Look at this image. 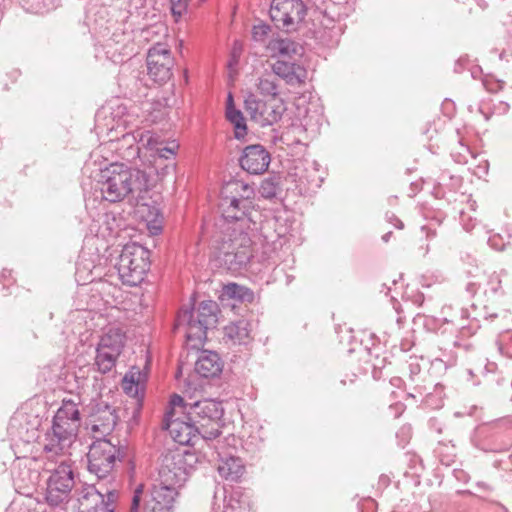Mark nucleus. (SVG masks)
<instances>
[{"mask_svg": "<svg viewBox=\"0 0 512 512\" xmlns=\"http://www.w3.org/2000/svg\"><path fill=\"white\" fill-rule=\"evenodd\" d=\"M80 402L79 395L62 400V404L53 418L51 431L46 433L44 451L57 455L72 445L81 424L78 408Z\"/></svg>", "mask_w": 512, "mask_h": 512, "instance_id": "4", "label": "nucleus"}, {"mask_svg": "<svg viewBox=\"0 0 512 512\" xmlns=\"http://www.w3.org/2000/svg\"><path fill=\"white\" fill-rule=\"evenodd\" d=\"M169 405H170V410L168 412H172L173 417L176 414L177 408H179L181 410H185V412H186L189 407V405L184 403V399L178 394H173L170 397Z\"/></svg>", "mask_w": 512, "mask_h": 512, "instance_id": "45", "label": "nucleus"}, {"mask_svg": "<svg viewBox=\"0 0 512 512\" xmlns=\"http://www.w3.org/2000/svg\"><path fill=\"white\" fill-rule=\"evenodd\" d=\"M303 169L296 167L294 173L295 182L299 187L315 186L319 187L323 181L322 176L318 175V164L315 161H305L302 164Z\"/></svg>", "mask_w": 512, "mask_h": 512, "instance_id": "23", "label": "nucleus"}, {"mask_svg": "<svg viewBox=\"0 0 512 512\" xmlns=\"http://www.w3.org/2000/svg\"><path fill=\"white\" fill-rule=\"evenodd\" d=\"M498 349L501 354L512 358V333L507 332L500 337Z\"/></svg>", "mask_w": 512, "mask_h": 512, "instance_id": "41", "label": "nucleus"}, {"mask_svg": "<svg viewBox=\"0 0 512 512\" xmlns=\"http://www.w3.org/2000/svg\"><path fill=\"white\" fill-rule=\"evenodd\" d=\"M466 290L469 294L474 295L476 293L477 287L475 283H468L466 286Z\"/></svg>", "mask_w": 512, "mask_h": 512, "instance_id": "60", "label": "nucleus"}, {"mask_svg": "<svg viewBox=\"0 0 512 512\" xmlns=\"http://www.w3.org/2000/svg\"><path fill=\"white\" fill-rule=\"evenodd\" d=\"M400 433H403L405 436L409 437L410 427H402Z\"/></svg>", "mask_w": 512, "mask_h": 512, "instance_id": "64", "label": "nucleus"}, {"mask_svg": "<svg viewBox=\"0 0 512 512\" xmlns=\"http://www.w3.org/2000/svg\"><path fill=\"white\" fill-rule=\"evenodd\" d=\"M306 12L307 9L302 0H272L269 10L275 26L286 32L297 30Z\"/></svg>", "mask_w": 512, "mask_h": 512, "instance_id": "11", "label": "nucleus"}, {"mask_svg": "<svg viewBox=\"0 0 512 512\" xmlns=\"http://www.w3.org/2000/svg\"><path fill=\"white\" fill-rule=\"evenodd\" d=\"M447 363L444 362L443 360L441 359H435L433 362H432V366H431V370H432V373L436 372V371H440L442 369L446 370L447 369Z\"/></svg>", "mask_w": 512, "mask_h": 512, "instance_id": "55", "label": "nucleus"}, {"mask_svg": "<svg viewBox=\"0 0 512 512\" xmlns=\"http://www.w3.org/2000/svg\"><path fill=\"white\" fill-rule=\"evenodd\" d=\"M147 145H151V132L135 130L122 136L118 149L125 160L133 161L140 157L142 150H146Z\"/></svg>", "mask_w": 512, "mask_h": 512, "instance_id": "18", "label": "nucleus"}, {"mask_svg": "<svg viewBox=\"0 0 512 512\" xmlns=\"http://www.w3.org/2000/svg\"><path fill=\"white\" fill-rule=\"evenodd\" d=\"M485 294H488L492 298H498L504 295L499 275L493 274L489 277L487 287L485 288Z\"/></svg>", "mask_w": 512, "mask_h": 512, "instance_id": "38", "label": "nucleus"}, {"mask_svg": "<svg viewBox=\"0 0 512 512\" xmlns=\"http://www.w3.org/2000/svg\"><path fill=\"white\" fill-rule=\"evenodd\" d=\"M196 461L195 454L189 451L175 450L163 454L159 467V483L154 484L153 487L173 490L176 498L178 488L186 482Z\"/></svg>", "mask_w": 512, "mask_h": 512, "instance_id": "5", "label": "nucleus"}, {"mask_svg": "<svg viewBox=\"0 0 512 512\" xmlns=\"http://www.w3.org/2000/svg\"><path fill=\"white\" fill-rule=\"evenodd\" d=\"M253 256L252 240L243 227H220L212 241V261L218 268L238 272Z\"/></svg>", "mask_w": 512, "mask_h": 512, "instance_id": "2", "label": "nucleus"}, {"mask_svg": "<svg viewBox=\"0 0 512 512\" xmlns=\"http://www.w3.org/2000/svg\"><path fill=\"white\" fill-rule=\"evenodd\" d=\"M117 485L98 487L93 485L83 489L78 498V508L76 512H114L113 504L117 499Z\"/></svg>", "mask_w": 512, "mask_h": 512, "instance_id": "13", "label": "nucleus"}, {"mask_svg": "<svg viewBox=\"0 0 512 512\" xmlns=\"http://www.w3.org/2000/svg\"><path fill=\"white\" fill-rule=\"evenodd\" d=\"M172 15L177 19L187 11L188 0H169Z\"/></svg>", "mask_w": 512, "mask_h": 512, "instance_id": "42", "label": "nucleus"}, {"mask_svg": "<svg viewBox=\"0 0 512 512\" xmlns=\"http://www.w3.org/2000/svg\"><path fill=\"white\" fill-rule=\"evenodd\" d=\"M266 261L268 263V265H277V256L276 255H269L267 258H266Z\"/></svg>", "mask_w": 512, "mask_h": 512, "instance_id": "61", "label": "nucleus"}, {"mask_svg": "<svg viewBox=\"0 0 512 512\" xmlns=\"http://www.w3.org/2000/svg\"><path fill=\"white\" fill-rule=\"evenodd\" d=\"M267 48L273 57L292 58L303 53V47L299 43L287 38L272 39Z\"/></svg>", "mask_w": 512, "mask_h": 512, "instance_id": "25", "label": "nucleus"}, {"mask_svg": "<svg viewBox=\"0 0 512 512\" xmlns=\"http://www.w3.org/2000/svg\"><path fill=\"white\" fill-rule=\"evenodd\" d=\"M103 56L113 63H122L134 54V44L130 33L115 31L103 45L96 49V57Z\"/></svg>", "mask_w": 512, "mask_h": 512, "instance_id": "15", "label": "nucleus"}, {"mask_svg": "<svg viewBox=\"0 0 512 512\" xmlns=\"http://www.w3.org/2000/svg\"><path fill=\"white\" fill-rule=\"evenodd\" d=\"M257 88L263 96L276 98L279 94L278 84L272 75H264L259 78Z\"/></svg>", "mask_w": 512, "mask_h": 512, "instance_id": "35", "label": "nucleus"}, {"mask_svg": "<svg viewBox=\"0 0 512 512\" xmlns=\"http://www.w3.org/2000/svg\"><path fill=\"white\" fill-rule=\"evenodd\" d=\"M223 296L231 299H236L241 302H252L254 299L253 292L242 285L236 283H229L223 287Z\"/></svg>", "mask_w": 512, "mask_h": 512, "instance_id": "31", "label": "nucleus"}, {"mask_svg": "<svg viewBox=\"0 0 512 512\" xmlns=\"http://www.w3.org/2000/svg\"><path fill=\"white\" fill-rule=\"evenodd\" d=\"M140 378H141V373L140 372H137V373H134V372H129L128 374H126L124 376V379H123V389L127 392V393H132V390H133V387L135 388V393H137V390H138V385H139V382H140Z\"/></svg>", "mask_w": 512, "mask_h": 512, "instance_id": "40", "label": "nucleus"}, {"mask_svg": "<svg viewBox=\"0 0 512 512\" xmlns=\"http://www.w3.org/2000/svg\"><path fill=\"white\" fill-rule=\"evenodd\" d=\"M226 117L234 125L235 138H244L247 134V126L242 112L235 107H229L226 110Z\"/></svg>", "mask_w": 512, "mask_h": 512, "instance_id": "34", "label": "nucleus"}, {"mask_svg": "<svg viewBox=\"0 0 512 512\" xmlns=\"http://www.w3.org/2000/svg\"><path fill=\"white\" fill-rule=\"evenodd\" d=\"M74 472L71 465L61 461L52 471L47 480L46 501L52 506L67 502L74 487Z\"/></svg>", "mask_w": 512, "mask_h": 512, "instance_id": "12", "label": "nucleus"}, {"mask_svg": "<svg viewBox=\"0 0 512 512\" xmlns=\"http://www.w3.org/2000/svg\"><path fill=\"white\" fill-rule=\"evenodd\" d=\"M142 492H143L142 486H138L135 489L132 500H131L129 512H139Z\"/></svg>", "mask_w": 512, "mask_h": 512, "instance_id": "48", "label": "nucleus"}, {"mask_svg": "<svg viewBox=\"0 0 512 512\" xmlns=\"http://www.w3.org/2000/svg\"><path fill=\"white\" fill-rule=\"evenodd\" d=\"M283 114L282 106H274L265 102V107L260 110L257 123L260 126H269L277 123Z\"/></svg>", "mask_w": 512, "mask_h": 512, "instance_id": "33", "label": "nucleus"}, {"mask_svg": "<svg viewBox=\"0 0 512 512\" xmlns=\"http://www.w3.org/2000/svg\"><path fill=\"white\" fill-rule=\"evenodd\" d=\"M270 162V153L260 144L246 146L239 158L240 167L252 175H260L266 172Z\"/></svg>", "mask_w": 512, "mask_h": 512, "instance_id": "17", "label": "nucleus"}, {"mask_svg": "<svg viewBox=\"0 0 512 512\" xmlns=\"http://www.w3.org/2000/svg\"><path fill=\"white\" fill-rule=\"evenodd\" d=\"M445 386L441 383L434 385V390L425 397V404L432 409H439L444 406L445 402Z\"/></svg>", "mask_w": 512, "mask_h": 512, "instance_id": "36", "label": "nucleus"}, {"mask_svg": "<svg viewBox=\"0 0 512 512\" xmlns=\"http://www.w3.org/2000/svg\"><path fill=\"white\" fill-rule=\"evenodd\" d=\"M471 64H472V60L470 59V57L468 55L461 56L455 62L454 71L457 73H460L466 69L468 70L469 67L471 66Z\"/></svg>", "mask_w": 512, "mask_h": 512, "instance_id": "47", "label": "nucleus"}, {"mask_svg": "<svg viewBox=\"0 0 512 512\" xmlns=\"http://www.w3.org/2000/svg\"><path fill=\"white\" fill-rule=\"evenodd\" d=\"M217 310L218 306L212 300L202 301L196 310L183 308L177 316L176 328H185L188 341L202 342L207 337V330L217 323Z\"/></svg>", "mask_w": 512, "mask_h": 512, "instance_id": "6", "label": "nucleus"}, {"mask_svg": "<svg viewBox=\"0 0 512 512\" xmlns=\"http://www.w3.org/2000/svg\"><path fill=\"white\" fill-rule=\"evenodd\" d=\"M429 426L436 432L438 436L442 434L443 429L445 428V424H442L436 417H433L429 420Z\"/></svg>", "mask_w": 512, "mask_h": 512, "instance_id": "53", "label": "nucleus"}, {"mask_svg": "<svg viewBox=\"0 0 512 512\" xmlns=\"http://www.w3.org/2000/svg\"><path fill=\"white\" fill-rule=\"evenodd\" d=\"M437 442H438V446L435 448L434 452L438 456L441 464L448 466V462L446 461V454L444 453V449L446 447V442L444 439H437Z\"/></svg>", "mask_w": 512, "mask_h": 512, "instance_id": "50", "label": "nucleus"}, {"mask_svg": "<svg viewBox=\"0 0 512 512\" xmlns=\"http://www.w3.org/2000/svg\"><path fill=\"white\" fill-rule=\"evenodd\" d=\"M420 372H421V367L417 361V358H411V361L409 363L410 379L414 380V377L417 376Z\"/></svg>", "mask_w": 512, "mask_h": 512, "instance_id": "52", "label": "nucleus"}, {"mask_svg": "<svg viewBox=\"0 0 512 512\" xmlns=\"http://www.w3.org/2000/svg\"><path fill=\"white\" fill-rule=\"evenodd\" d=\"M164 428L169 432L172 439L180 445H195L198 439L199 429L187 418H173L172 412H166L163 420Z\"/></svg>", "mask_w": 512, "mask_h": 512, "instance_id": "16", "label": "nucleus"}, {"mask_svg": "<svg viewBox=\"0 0 512 512\" xmlns=\"http://www.w3.org/2000/svg\"><path fill=\"white\" fill-rule=\"evenodd\" d=\"M453 476L460 482L465 483L469 480V475L463 470L454 469Z\"/></svg>", "mask_w": 512, "mask_h": 512, "instance_id": "56", "label": "nucleus"}, {"mask_svg": "<svg viewBox=\"0 0 512 512\" xmlns=\"http://www.w3.org/2000/svg\"><path fill=\"white\" fill-rule=\"evenodd\" d=\"M125 85L127 86V88L129 89V94L130 96H137L140 94V85H141V80L138 78V75L136 74H132L127 80H126V83Z\"/></svg>", "mask_w": 512, "mask_h": 512, "instance_id": "44", "label": "nucleus"}, {"mask_svg": "<svg viewBox=\"0 0 512 512\" xmlns=\"http://www.w3.org/2000/svg\"><path fill=\"white\" fill-rule=\"evenodd\" d=\"M150 267V251L138 243L126 244L115 265L123 284L137 286L145 278Z\"/></svg>", "mask_w": 512, "mask_h": 512, "instance_id": "8", "label": "nucleus"}, {"mask_svg": "<svg viewBox=\"0 0 512 512\" xmlns=\"http://www.w3.org/2000/svg\"><path fill=\"white\" fill-rule=\"evenodd\" d=\"M88 470L94 474L99 483L107 481L111 486L114 484L113 471L117 462L126 463L130 470H134V462L130 449L121 445L117 437L109 439H93L87 453Z\"/></svg>", "mask_w": 512, "mask_h": 512, "instance_id": "3", "label": "nucleus"}, {"mask_svg": "<svg viewBox=\"0 0 512 512\" xmlns=\"http://www.w3.org/2000/svg\"><path fill=\"white\" fill-rule=\"evenodd\" d=\"M251 509V497L241 488L232 489L224 498L223 512H249Z\"/></svg>", "mask_w": 512, "mask_h": 512, "instance_id": "24", "label": "nucleus"}, {"mask_svg": "<svg viewBox=\"0 0 512 512\" xmlns=\"http://www.w3.org/2000/svg\"><path fill=\"white\" fill-rule=\"evenodd\" d=\"M86 429L92 439H109L119 420L115 407L106 401L92 399L86 406Z\"/></svg>", "mask_w": 512, "mask_h": 512, "instance_id": "9", "label": "nucleus"}, {"mask_svg": "<svg viewBox=\"0 0 512 512\" xmlns=\"http://www.w3.org/2000/svg\"><path fill=\"white\" fill-rule=\"evenodd\" d=\"M386 218H387V221L391 224H393L396 228L398 229H402L403 228V223L400 219H398L396 217V215L394 214H386Z\"/></svg>", "mask_w": 512, "mask_h": 512, "instance_id": "57", "label": "nucleus"}, {"mask_svg": "<svg viewBox=\"0 0 512 512\" xmlns=\"http://www.w3.org/2000/svg\"><path fill=\"white\" fill-rule=\"evenodd\" d=\"M225 336L232 340L235 344H247L250 337V323L245 319H240L227 325L224 328Z\"/></svg>", "mask_w": 512, "mask_h": 512, "instance_id": "27", "label": "nucleus"}, {"mask_svg": "<svg viewBox=\"0 0 512 512\" xmlns=\"http://www.w3.org/2000/svg\"><path fill=\"white\" fill-rule=\"evenodd\" d=\"M217 470L223 478L237 481L244 472V465L239 457L227 456L220 458Z\"/></svg>", "mask_w": 512, "mask_h": 512, "instance_id": "26", "label": "nucleus"}, {"mask_svg": "<svg viewBox=\"0 0 512 512\" xmlns=\"http://www.w3.org/2000/svg\"><path fill=\"white\" fill-rule=\"evenodd\" d=\"M224 409L222 403L213 399H203L189 404L185 418L193 421L204 440L220 436Z\"/></svg>", "mask_w": 512, "mask_h": 512, "instance_id": "7", "label": "nucleus"}, {"mask_svg": "<svg viewBox=\"0 0 512 512\" xmlns=\"http://www.w3.org/2000/svg\"><path fill=\"white\" fill-rule=\"evenodd\" d=\"M229 107H235L234 106V103H233V96L231 93L228 94V97H227V102H226V110L229 108Z\"/></svg>", "mask_w": 512, "mask_h": 512, "instance_id": "62", "label": "nucleus"}, {"mask_svg": "<svg viewBox=\"0 0 512 512\" xmlns=\"http://www.w3.org/2000/svg\"><path fill=\"white\" fill-rule=\"evenodd\" d=\"M500 59L507 63V71L512 74V49H504L500 54Z\"/></svg>", "mask_w": 512, "mask_h": 512, "instance_id": "51", "label": "nucleus"}, {"mask_svg": "<svg viewBox=\"0 0 512 512\" xmlns=\"http://www.w3.org/2000/svg\"><path fill=\"white\" fill-rule=\"evenodd\" d=\"M125 334L119 329H109L101 336L98 347L120 355L125 344Z\"/></svg>", "mask_w": 512, "mask_h": 512, "instance_id": "28", "label": "nucleus"}, {"mask_svg": "<svg viewBox=\"0 0 512 512\" xmlns=\"http://www.w3.org/2000/svg\"><path fill=\"white\" fill-rule=\"evenodd\" d=\"M460 214V223L463 229L467 232H470L476 225V220L469 214H467L463 210H459Z\"/></svg>", "mask_w": 512, "mask_h": 512, "instance_id": "46", "label": "nucleus"}, {"mask_svg": "<svg viewBox=\"0 0 512 512\" xmlns=\"http://www.w3.org/2000/svg\"><path fill=\"white\" fill-rule=\"evenodd\" d=\"M488 245L496 251H502L505 248V242L499 234L491 235L488 238Z\"/></svg>", "mask_w": 512, "mask_h": 512, "instance_id": "49", "label": "nucleus"}, {"mask_svg": "<svg viewBox=\"0 0 512 512\" xmlns=\"http://www.w3.org/2000/svg\"><path fill=\"white\" fill-rule=\"evenodd\" d=\"M179 145L175 141L165 143L159 136L151 133V145H147L146 151H149V156L157 164H162L165 161H175L176 151Z\"/></svg>", "mask_w": 512, "mask_h": 512, "instance_id": "22", "label": "nucleus"}, {"mask_svg": "<svg viewBox=\"0 0 512 512\" xmlns=\"http://www.w3.org/2000/svg\"><path fill=\"white\" fill-rule=\"evenodd\" d=\"M175 167V161H165L162 164H157L154 160L151 161V168L154 169L156 175L161 179L173 172Z\"/></svg>", "mask_w": 512, "mask_h": 512, "instance_id": "39", "label": "nucleus"}, {"mask_svg": "<svg viewBox=\"0 0 512 512\" xmlns=\"http://www.w3.org/2000/svg\"><path fill=\"white\" fill-rule=\"evenodd\" d=\"M175 501L173 490L165 487H153L145 501L143 512H171Z\"/></svg>", "mask_w": 512, "mask_h": 512, "instance_id": "20", "label": "nucleus"}, {"mask_svg": "<svg viewBox=\"0 0 512 512\" xmlns=\"http://www.w3.org/2000/svg\"><path fill=\"white\" fill-rule=\"evenodd\" d=\"M395 409H396V414H395V417H398L401 415V413L403 412L404 410V406L402 404H396L395 405Z\"/></svg>", "mask_w": 512, "mask_h": 512, "instance_id": "63", "label": "nucleus"}, {"mask_svg": "<svg viewBox=\"0 0 512 512\" xmlns=\"http://www.w3.org/2000/svg\"><path fill=\"white\" fill-rule=\"evenodd\" d=\"M272 71L290 86L301 85L307 78V70L304 66L286 60H277L272 65Z\"/></svg>", "mask_w": 512, "mask_h": 512, "instance_id": "19", "label": "nucleus"}, {"mask_svg": "<svg viewBox=\"0 0 512 512\" xmlns=\"http://www.w3.org/2000/svg\"><path fill=\"white\" fill-rule=\"evenodd\" d=\"M5 512H28L25 507H23L21 504H18L16 502H12Z\"/></svg>", "mask_w": 512, "mask_h": 512, "instance_id": "58", "label": "nucleus"}, {"mask_svg": "<svg viewBox=\"0 0 512 512\" xmlns=\"http://www.w3.org/2000/svg\"><path fill=\"white\" fill-rule=\"evenodd\" d=\"M119 356L120 355L97 346L95 365L97 366L98 371L102 374L110 372L115 367Z\"/></svg>", "mask_w": 512, "mask_h": 512, "instance_id": "30", "label": "nucleus"}, {"mask_svg": "<svg viewBox=\"0 0 512 512\" xmlns=\"http://www.w3.org/2000/svg\"><path fill=\"white\" fill-rule=\"evenodd\" d=\"M450 156L456 163L465 164L469 158H474V154L471 151L466 137L460 133L459 130L456 132V144L452 147Z\"/></svg>", "mask_w": 512, "mask_h": 512, "instance_id": "29", "label": "nucleus"}, {"mask_svg": "<svg viewBox=\"0 0 512 512\" xmlns=\"http://www.w3.org/2000/svg\"><path fill=\"white\" fill-rule=\"evenodd\" d=\"M271 32V27L267 24L255 25L252 29V36L255 41H264Z\"/></svg>", "mask_w": 512, "mask_h": 512, "instance_id": "43", "label": "nucleus"}, {"mask_svg": "<svg viewBox=\"0 0 512 512\" xmlns=\"http://www.w3.org/2000/svg\"><path fill=\"white\" fill-rule=\"evenodd\" d=\"M147 70L150 78L158 84L167 82L172 76L174 58L164 43H156L147 53Z\"/></svg>", "mask_w": 512, "mask_h": 512, "instance_id": "14", "label": "nucleus"}, {"mask_svg": "<svg viewBox=\"0 0 512 512\" xmlns=\"http://www.w3.org/2000/svg\"><path fill=\"white\" fill-rule=\"evenodd\" d=\"M265 107V102L257 99L255 95L250 94L245 99V109L250 115L251 119L257 123L260 110Z\"/></svg>", "mask_w": 512, "mask_h": 512, "instance_id": "37", "label": "nucleus"}, {"mask_svg": "<svg viewBox=\"0 0 512 512\" xmlns=\"http://www.w3.org/2000/svg\"><path fill=\"white\" fill-rule=\"evenodd\" d=\"M282 191L281 180L277 175H273L262 180L259 193L265 199L277 198Z\"/></svg>", "mask_w": 512, "mask_h": 512, "instance_id": "32", "label": "nucleus"}, {"mask_svg": "<svg viewBox=\"0 0 512 512\" xmlns=\"http://www.w3.org/2000/svg\"><path fill=\"white\" fill-rule=\"evenodd\" d=\"M468 71L470 72L471 77L473 79H476L481 73V68L478 65L472 63Z\"/></svg>", "mask_w": 512, "mask_h": 512, "instance_id": "59", "label": "nucleus"}, {"mask_svg": "<svg viewBox=\"0 0 512 512\" xmlns=\"http://www.w3.org/2000/svg\"><path fill=\"white\" fill-rule=\"evenodd\" d=\"M488 168H489V165H488V162L487 161H483L482 163H480L473 171V173L478 177V178H481L485 175H487L488 173Z\"/></svg>", "mask_w": 512, "mask_h": 512, "instance_id": "54", "label": "nucleus"}, {"mask_svg": "<svg viewBox=\"0 0 512 512\" xmlns=\"http://www.w3.org/2000/svg\"><path fill=\"white\" fill-rule=\"evenodd\" d=\"M223 366L224 363L218 353L203 350L195 363V371L203 378H215L221 374Z\"/></svg>", "mask_w": 512, "mask_h": 512, "instance_id": "21", "label": "nucleus"}, {"mask_svg": "<svg viewBox=\"0 0 512 512\" xmlns=\"http://www.w3.org/2000/svg\"><path fill=\"white\" fill-rule=\"evenodd\" d=\"M95 189L111 203L122 201L127 196L139 202L144 198L143 194L148 192L149 179L144 171L112 163L98 172Z\"/></svg>", "mask_w": 512, "mask_h": 512, "instance_id": "1", "label": "nucleus"}, {"mask_svg": "<svg viewBox=\"0 0 512 512\" xmlns=\"http://www.w3.org/2000/svg\"><path fill=\"white\" fill-rule=\"evenodd\" d=\"M240 190L246 192L249 191V187L247 184L235 181L228 183L223 189L220 208L224 223L221 227H225L227 224L242 227L238 223L243 222L249 216L252 209V200L249 195H227L228 192L238 193Z\"/></svg>", "mask_w": 512, "mask_h": 512, "instance_id": "10", "label": "nucleus"}]
</instances>
